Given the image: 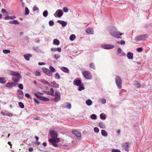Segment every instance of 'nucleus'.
I'll use <instances>...</instances> for the list:
<instances>
[{"mask_svg": "<svg viewBox=\"0 0 152 152\" xmlns=\"http://www.w3.org/2000/svg\"><path fill=\"white\" fill-rule=\"evenodd\" d=\"M15 18V16H7L5 17L4 18L5 20H9V19H12L13 20Z\"/></svg>", "mask_w": 152, "mask_h": 152, "instance_id": "393cba45", "label": "nucleus"}, {"mask_svg": "<svg viewBox=\"0 0 152 152\" xmlns=\"http://www.w3.org/2000/svg\"><path fill=\"white\" fill-rule=\"evenodd\" d=\"M40 81L42 83L44 84L45 85H47L49 86H50V83L48 82L47 81H46L43 79L41 80Z\"/></svg>", "mask_w": 152, "mask_h": 152, "instance_id": "5701e85b", "label": "nucleus"}, {"mask_svg": "<svg viewBox=\"0 0 152 152\" xmlns=\"http://www.w3.org/2000/svg\"><path fill=\"white\" fill-rule=\"evenodd\" d=\"M54 24L53 21L52 20L50 21L49 22V25L50 26H52Z\"/></svg>", "mask_w": 152, "mask_h": 152, "instance_id": "6e6d98bb", "label": "nucleus"}, {"mask_svg": "<svg viewBox=\"0 0 152 152\" xmlns=\"http://www.w3.org/2000/svg\"><path fill=\"white\" fill-rule=\"evenodd\" d=\"M91 118L92 119H96V115L93 114L91 115Z\"/></svg>", "mask_w": 152, "mask_h": 152, "instance_id": "c03bdc74", "label": "nucleus"}, {"mask_svg": "<svg viewBox=\"0 0 152 152\" xmlns=\"http://www.w3.org/2000/svg\"><path fill=\"white\" fill-rule=\"evenodd\" d=\"M45 92H46V94L48 95H50L51 96H54V94H53V93H51L49 91H45Z\"/></svg>", "mask_w": 152, "mask_h": 152, "instance_id": "864d4df0", "label": "nucleus"}, {"mask_svg": "<svg viewBox=\"0 0 152 152\" xmlns=\"http://www.w3.org/2000/svg\"><path fill=\"white\" fill-rule=\"evenodd\" d=\"M1 12L4 14H6L7 15L8 14V12L5 9H2L1 10Z\"/></svg>", "mask_w": 152, "mask_h": 152, "instance_id": "79ce46f5", "label": "nucleus"}, {"mask_svg": "<svg viewBox=\"0 0 152 152\" xmlns=\"http://www.w3.org/2000/svg\"><path fill=\"white\" fill-rule=\"evenodd\" d=\"M75 35L74 34H72L71 35L70 37H69V39L71 41H73L75 39Z\"/></svg>", "mask_w": 152, "mask_h": 152, "instance_id": "72a5a7b5", "label": "nucleus"}, {"mask_svg": "<svg viewBox=\"0 0 152 152\" xmlns=\"http://www.w3.org/2000/svg\"><path fill=\"white\" fill-rule=\"evenodd\" d=\"M99 126L101 128H104L105 127L104 123L102 122H99Z\"/></svg>", "mask_w": 152, "mask_h": 152, "instance_id": "c85d7f7f", "label": "nucleus"}, {"mask_svg": "<svg viewBox=\"0 0 152 152\" xmlns=\"http://www.w3.org/2000/svg\"><path fill=\"white\" fill-rule=\"evenodd\" d=\"M42 71L47 75L49 76H51L53 74L50 72V71L48 69L46 68H42Z\"/></svg>", "mask_w": 152, "mask_h": 152, "instance_id": "6e6552de", "label": "nucleus"}, {"mask_svg": "<svg viewBox=\"0 0 152 152\" xmlns=\"http://www.w3.org/2000/svg\"><path fill=\"white\" fill-rule=\"evenodd\" d=\"M125 42L124 41H123V40H121V41H120V42H118V43H120L121 45H124V44H125Z\"/></svg>", "mask_w": 152, "mask_h": 152, "instance_id": "5fc2aeb1", "label": "nucleus"}, {"mask_svg": "<svg viewBox=\"0 0 152 152\" xmlns=\"http://www.w3.org/2000/svg\"><path fill=\"white\" fill-rule=\"evenodd\" d=\"M130 144L129 142H126L123 144L122 147L124 150L127 151H128L130 148Z\"/></svg>", "mask_w": 152, "mask_h": 152, "instance_id": "423d86ee", "label": "nucleus"}, {"mask_svg": "<svg viewBox=\"0 0 152 152\" xmlns=\"http://www.w3.org/2000/svg\"><path fill=\"white\" fill-rule=\"evenodd\" d=\"M10 23L14 24H19V22L17 20H13L10 21L9 22Z\"/></svg>", "mask_w": 152, "mask_h": 152, "instance_id": "bb28decb", "label": "nucleus"}, {"mask_svg": "<svg viewBox=\"0 0 152 152\" xmlns=\"http://www.w3.org/2000/svg\"><path fill=\"white\" fill-rule=\"evenodd\" d=\"M58 23L60 24L62 26H65L67 24L66 22L60 20H58L57 21Z\"/></svg>", "mask_w": 152, "mask_h": 152, "instance_id": "f3484780", "label": "nucleus"}, {"mask_svg": "<svg viewBox=\"0 0 152 152\" xmlns=\"http://www.w3.org/2000/svg\"><path fill=\"white\" fill-rule=\"evenodd\" d=\"M77 138L79 140L81 139V135L80 133L77 131Z\"/></svg>", "mask_w": 152, "mask_h": 152, "instance_id": "473e14b6", "label": "nucleus"}, {"mask_svg": "<svg viewBox=\"0 0 152 152\" xmlns=\"http://www.w3.org/2000/svg\"><path fill=\"white\" fill-rule=\"evenodd\" d=\"M25 96L26 97H27L28 99L31 98L29 94L28 93H27L25 94Z\"/></svg>", "mask_w": 152, "mask_h": 152, "instance_id": "603ef678", "label": "nucleus"}, {"mask_svg": "<svg viewBox=\"0 0 152 152\" xmlns=\"http://www.w3.org/2000/svg\"><path fill=\"white\" fill-rule=\"evenodd\" d=\"M140 84L138 83L137 81H136V83L135 84V86L137 88H140Z\"/></svg>", "mask_w": 152, "mask_h": 152, "instance_id": "58836bf2", "label": "nucleus"}, {"mask_svg": "<svg viewBox=\"0 0 152 152\" xmlns=\"http://www.w3.org/2000/svg\"><path fill=\"white\" fill-rule=\"evenodd\" d=\"M55 77L56 79L58 80L60 78V77L59 74L57 73L55 74Z\"/></svg>", "mask_w": 152, "mask_h": 152, "instance_id": "4c0bfd02", "label": "nucleus"}, {"mask_svg": "<svg viewBox=\"0 0 152 152\" xmlns=\"http://www.w3.org/2000/svg\"><path fill=\"white\" fill-rule=\"evenodd\" d=\"M3 52L5 54L9 53L10 52V50H3Z\"/></svg>", "mask_w": 152, "mask_h": 152, "instance_id": "a19ab883", "label": "nucleus"}, {"mask_svg": "<svg viewBox=\"0 0 152 152\" xmlns=\"http://www.w3.org/2000/svg\"><path fill=\"white\" fill-rule=\"evenodd\" d=\"M10 74L13 77H17L20 75L19 73L13 71L10 72Z\"/></svg>", "mask_w": 152, "mask_h": 152, "instance_id": "2eb2a0df", "label": "nucleus"}, {"mask_svg": "<svg viewBox=\"0 0 152 152\" xmlns=\"http://www.w3.org/2000/svg\"><path fill=\"white\" fill-rule=\"evenodd\" d=\"M6 81L4 77H0V83L2 84H4L6 82Z\"/></svg>", "mask_w": 152, "mask_h": 152, "instance_id": "b1692460", "label": "nucleus"}, {"mask_svg": "<svg viewBox=\"0 0 152 152\" xmlns=\"http://www.w3.org/2000/svg\"><path fill=\"white\" fill-rule=\"evenodd\" d=\"M50 133L52 138L49 140V142L54 147H57L58 146L57 143L60 141V139L57 138V134L54 130L50 131Z\"/></svg>", "mask_w": 152, "mask_h": 152, "instance_id": "f257e3e1", "label": "nucleus"}, {"mask_svg": "<svg viewBox=\"0 0 152 152\" xmlns=\"http://www.w3.org/2000/svg\"><path fill=\"white\" fill-rule=\"evenodd\" d=\"M17 91L19 93L20 95H21L22 96L23 95V91L22 90H20V89H18Z\"/></svg>", "mask_w": 152, "mask_h": 152, "instance_id": "49530a36", "label": "nucleus"}, {"mask_svg": "<svg viewBox=\"0 0 152 152\" xmlns=\"http://www.w3.org/2000/svg\"><path fill=\"white\" fill-rule=\"evenodd\" d=\"M6 115L9 116H12L13 115L12 113H9L7 114H6Z\"/></svg>", "mask_w": 152, "mask_h": 152, "instance_id": "0e129e2a", "label": "nucleus"}, {"mask_svg": "<svg viewBox=\"0 0 152 152\" xmlns=\"http://www.w3.org/2000/svg\"><path fill=\"white\" fill-rule=\"evenodd\" d=\"M66 108L67 109H70L71 107V105L70 103H66Z\"/></svg>", "mask_w": 152, "mask_h": 152, "instance_id": "e433bc0d", "label": "nucleus"}, {"mask_svg": "<svg viewBox=\"0 0 152 152\" xmlns=\"http://www.w3.org/2000/svg\"><path fill=\"white\" fill-rule=\"evenodd\" d=\"M35 75L36 76H39L41 75V73L37 71L36 72Z\"/></svg>", "mask_w": 152, "mask_h": 152, "instance_id": "09e8293b", "label": "nucleus"}, {"mask_svg": "<svg viewBox=\"0 0 152 152\" xmlns=\"http://www.w3.org/2000/svg\"><path fill=\"white\" fill-rule=\"evenodd\" d=\"M103 47L104 49H110L113 48L114 46L112 45H105Z\"/></svg>", "mask_w": 152, "mask_h": 152, "instance_id": "f8f14e48", "label": "nucleus"}, {"mask_svg": "<svg viewBox=\"0 0 152 152\" xmlns=\"http://www.w3.org/2000/svg\"><path fill=\"white\" fill-rule=\"evenodd\" d=\"M112 152H121L120 150L118 149H113L112 150Z\"/></svg>", "mask_w": 152, "mask_h": 152, "instance_id": "13d9d810", "label": "nucleus"}, {"mask_svg": "<svg viewBox=\"0 0 152 152\" xmlns=\"http://www.w3.org/2000/svg\"><path fill=\"white\" fill-rule=\"evenodd\" d=\"M94 132L96 133H98L99 132V129L96 127L94 128Z\"/></svg>", "mask_w": 152, "mask_h": 152, "instance_id": "a18cd8bd", "label": "nucleus"}, {"mask_svg": "<svg viewBox=\"0 0 152 152\" xmlns=\"http://www.w3.org/2000/svg\"><path fill=\"white\" fill-rule=\"evenodd\" d=\"M18 104H19V107L21 108H24V105L23 104V103L22 102H18Z\"/></svg>", "mask_w": 152, "mask_h": 152, "instance_id": "f704fd0d", "label": "nucleus"}, {"mask_svg": "<svg viewBox=\"0 0 152 152\" xmlns=\"http://www.w3.org/2000/svg\"><path fill=\"white\" fill-rule=\"evenodd\" d=\"M127 56L128 58L132 59L133 58V54L130 52L127 53Z\"/></svg>", "mask_w": 152, "mask_h": 152, "instance_id": "aec40b11", "label": "nucleus"}, {"mask_svg": "<svg viewBox=\"0 0 152 152\" xmlns=\"http://www.w3.org/2000/svg\"><path fill=\"white\" fill-rule=\"evenodd\" d=\"M54 58L55 59H58L60 57V56L58 54H56L54 56Z\"/></svg>", "mask_w": 152, "mask_h": 152, "instance_id": "8fccbe9b", "label": "nucleus"}, {"mask_svg": "<svg viewBox=\"0 0 152 152\" xmlns=\"http://www.w3.org/2000/svg\"><path fill=\"white\" fill-rule=\"evenodd\" d=\"M61 69L63 71L66 72V73H68L69 72V70L68 69L65 67H62L61 68Z\"/></svg>", "mask_w": 152, "mask_h": 152, "instance_id": "6ab92c4d", "label": "nucleus"}, {"mask_svg": "<svg viewBox=\"0 0 152 152\" xmlns=\"http://www.w3.org/2000/svg\"><path fill=\"white\" fill-rule=\"evenodd\" d=\"M63 10L65 12H67L68 11V9L66 7H64L63 8Z\"/></svg>", "mask_w": 152, "mask_h": 152, "instance_id": "4d7b16f0", "label": "nucleus"}, {"mask_svg": "<svg viewBox=\"0 0 152 152\" xmlns=\"http://www.w3.org/2000/svg\"><path fill=\"white\" fill-rule=\"evenodd\" d=\"M29 12L28 8L27 7H26L25 8V15H27L29 14Z\"/></svg>", "mask_w": 152, "mask_h": 152, "instance_id": "ea45409f", "label": "nucleus"}, {"mask_svg": "<svg viewBox=\"0 0 152 152\" xmlns=\"http://www.w3.org/2000/svg\"><path fill=\"white\" fill-rule=\"evenodd\" d=\"M101 102L102 103L104 104H105L106 102V100L105 99H102L101 100Z\"/></svg>", "mask_w": 152, "mask_h": 152, "instance_id": "bf43d9fd", "label": "nucleus"}, {"mask_svg": "<svg viewBox=\"0 0 152 152\" xmlns=\"http://www.w3.org/2000/svg\"><path fill=\"white\" fill-rule=\"evenodd\" d=\"M56 50L59 52H61V48H56Z\"/></svg>", "mask_w": 152, "mask_h": 152, "instance_id": "680f3d73", "label": "nucleus"}, {"mask_svg": "<svg viewBox=\"0 0 152 152\" xmlns=\"http://www.w3.org/2000/svg\"><path fill=\"white\" fill-rule=\"evenodd\" d=\"M38 64L39 65L41 66L42 65H44L45 64V63L43 62H39L38 63Z\"/></svg>", "mask_w": 152, "mask_h": 152, "instance_id": "338daca9", "label": "nucleus"}, {"mask_svg": "<svg viewBox=\"0 0 152 152\" xmlns=\"http://www.w3.org/2000/svg\"><path fill=\"white\" fill-rule=\"evenodd\" d=\"M50 91L51 93H53V94H54V91L53 89V88H51L50 89Z\"/></svg>", "mask_w": 152, "mask_h": 152, "instance_id": "774afa93", "label": "nucleus"}, {"mask_svg": "<svg viewBox=\"0 0 152 152\" xmlns=\"http://www.w3.org/2000/svg\"><path fill=\"white\" fill-rule=\"evenodd\" d=\"M77 86H79L78 89L79 91H81L85 89L83 85L82 84L81 82L79 80H77Z\"/></svg>", "mask_w": 152, "mask_h": 152, "instance_id": "20e7f679", "label": "nucleus"}, {"mask_svg": "<svg viewBox=\"0 0 152 152\" xmlns=\"http://www.w3.org/2000/svg\"><path fill=\"white\" fill-rule=\"evenodd\" d=\"M90 67L93 69H95V64L93 63H91L89 65Z\"/></svg>", "mask_w": 152, "mask_h": 152, "instance_id": "c9c22d12", "label": "nucleus"}, {"mask_svg": "<svg viewBox=\"0 0 152 152\" xmlns=\"http://www.w3.org/2000/svg\"><path fill=\"white\" fill-rule=\"evenodd\" d=\"M92 101L90 99L87 100L86 101V103L87 104V105L88 106L91 105L92 104Z\"/></svg>", "mask_w": 152, "mask_h": 152, "instance_id": "c756f323", "label": "nucleus"}, {"mask_svg": "<svg viewBox=\"0 0 152 152\" xmlns=\"http://www.w3.org/2000/svg\"><path fill=\"white\" fill-rule=\"evenodd\" d=\"M34 102L36 103L37 104H38L39 103V101L36 99H33Z\"/></svg>", "mask_w": 152, "mask_h": 152, "instance_id": "052dcab7", "label": "nucleus"}, {"mask_svg": "<svg viewBox=\"0 0 152 152\" xmlns=\"http://www.w3.org/2000/svg\"><path fill=\"white\" fill-rule=\"evenodd\" d=\"M117 30L116 29L115 27H111L110 28V34L111 32H113L114 33Z\"/></svg>", "mask_w": 152, "mask_h": 152, "instance_id": "cd10ccee", "label": "nucleus"}, {"mask_svg": "<svg viewBox=\"0 0 152 152\" xmlns=\"http://www.w3.org/2000/svg\"><path fill=\"white\" fill-rule=\"evenodd\" d=\"M51 85L50 86L52 87H54L56 88H58L59 87V85L55 81H53L51 83Z\"/></svg>", "mask_w": 152, "mask_h": 152, "instance_id": "ddd939ff", "label": "nucleus"}, {"mask_svg": "<svg viewBox=\"0 0 152 152\" xmlns=\"http://www.w3.org/2000/svg\"><path fill=\"white\" fill-rule=\"evenodd\" d=\"M38 10V8L36 6H34L33 7V10L34 11Z\"/></svg>", "mask_w": 152, "mask_h": 152, "instance_id": "e2e57ef3", "label": "nucleus"}, {"mask_svg": "<svg viewBox=\"0 0 152 152\" xmlns=\"http://www.w3.org/2000/svg\"><path fill=\"white\" fill-rule=\"evenodd\" d=\"M49 69H50V71L51 72V73H52L54 72L55 71V68L52 66H50L49 67Z\"/></svg>", "mask_w": 152, "mask_h": 152, "instance_id": "2f4dec72", "label": "nucleus"}, {"mask_svg": "<svg viewBox=\"0 0 152 152\" xmlns=\"http://www.w3.org/2000/svg\"><path fill=\"white\" fill-rule=\"evenodd\" d=\"M21 78V75L17 77H13L12 78V80L15 82H18Z\"/></svg>", "mask_w": 152, "mask_h": 152, "instance_id": "4468645a", "label": "nucleus"}, {"mask_svg": "<svg viewBox=\"0 0 152 152\" xmlns=\"http://www.w3.org/2000/svg\"><path fill=\"white\" fill-rule=\"evenodd\" d=\"M57 12V16L58 17H61L63 15V12L61 10H58L56 13Z\"/></svg>", "mask_w": 152, "mask_h": 152, "instance_id": "dca6fc26", "label": "nucleus"}, {"mask_svg": "<svg viewBox=\"0 0 152 152\" xmlns=\"http://www.w3.org/2000/svg\"><path fill=\"white\" fill-rule=\"evenodd\" d=\"M115 82L118 88L121 89L122 88V80L121 77L118 76H116Z\"/></svg>", "mask_w": 152, "mask_h": 152, "instance_id": "f03ea898", "label": "nucleus"}, {"mask_svg": "<svg viewBox=\"0 0 152 152\" xmlns=\"http://www.w3.org/2000/svg\"><path fill=\"white\" fill-rule=\"evenodd\" d=\"M101 133L102 135L106 136L107 135V132L104 130H102L101 131Z\"/></svg>", "mask_w": 152, "mask_h": 152, "instance_id": "7c9ffc66", "label": "nucleus"}, {"mask_svg": "<svg viewBox=\"0 0 152 152\" xmlns=\"http://www.w3.org/2000/svg\"><path fill=\"white\" fill-rule=\"evenodd\" d=\"M86 32L88 34H94V31L93 28H88L86 31Z\"/></svg>", "mask_w": 152, "mask_h": 152, "instance_id": "9b49d317", "label": "nucleus"}, {"mask_svg": "<svg viewBox=\"0 0 152 152\" xmlns=\"http://www.w3.org/2000/svg\"><path fill=\"white\" fill-rule=\"evenodd\" d=\"M142 50V48L140 47L137 48V50L138 52H141Z\"/></svg>", "mask_w": 152, "mask_h": 152, "instance_id": "3c124183", "label": "nucleus"}, {"mask_svg": "<svg viewBox=\"0 0 152 152\" xmlns=\"http://www.w3.org/2000/svg\"><path fill=\"white\" fill-rule=\"evenodd\" d=\"M43 15L44 16L46 17L48 15V12L47 11L45 10L44 11L43 13Z\"/></svg>", "mask_w": 152, "mask_h": 152, "instance_id": "37998d69", "label": "nucleus"}, {"mask_svg": "<svg viewBox=\"0 0 152 152\" xmlns=\"http://www.w3.org/2000/svg\"><path fill=\"white\" fill-rule=\"evenodd\" d=\"M124 33H120L119 31L115 32L114 33L113 32H111L110 34L112 36H113L115 38H121L122 37L121 35L122 34H123Z\"/></svg>", "mask_w": 152, "mask_h": 152, "instance_id": "7ed1b4c3", "label": "nucleus"}, {"mask_svg": "<svg viewBox=\"0 0 152 152\" xmlns=\"http://www.w3.org/2000/svg\"><path fill=\"white\" fill-rule=\"evenodd\" d=\"M100 118L102 119L105 120L106 118V115L104 113H101L100 115Z\"/></svg>", "mask_w": 152, "mask_h": 152, "instance_id": "a878e982", "label": "nucleus"}, {"mask_svg": "<svg viewBox=\"0 0 152 152\" xmlns=\"http://www.w3.org/2000/svg\"><path fill=\"white\" fill-rule=\"evenodd\" d=\"M83 76L87 79H90L92 78V76L90 72L88 71H84L82 72Z\"/></svg>", "mask_w": 152, "mask_h": 152, "instance_id": "39448f33", "label": "nucleus"}, {"mask_svg": "<svg viewBox=\"0 0 152 152\" xmlns=\"http://www.w3.org/2000/svg\"><path fill=\"white\" fill-rule=\"evenodd\" d=\"M146 37V35H140L138 36L136 38V39L138 41L144 40L145 39Z\"/></svg>", "mask_w": 152, "mask_h": 152, "instance_id": "1a4fd4ad", "label": "nucleus"}, {"mask_svg": "<svg viewBox=\"0 0 152 152\" xmlns=\"http://www.w3.org/2000/svg\"><path fill=\"white\" fill-rule=\"evenodd\" d=\"M121 51H122L121 49L120 48H118V53H121Z\"/></svg>", "mask_w": 152, "mask_h": 152, "instance_id": "69168bd1", "label": "nucleus"}, {"mask_svg": "<svg viewBox=\"0 0 152 152\" xmlns=\"http://www.w3.org/2000/svg\"><path fill=\"white\" fill-rule=\"evenodd\" d=\"M24 57L26 60L29 61V58L31 57V55L29 54H25L24 55Z\"/></svg>", "mask_w": 152, "mask_h": 152, "instance_id": "4be33fe9", "label": "nucleus"}, {"mask_svg": "<svg viewBox=\"0 0 152 152\" xmlns=\"http://www.w3.org/2000/svg\"><path fill=\"white\" fill-rule=\"evenodd\" d=\"M55 96L54 99V101L56 102H58L61 99V95L60 93L58 91L55 92Z\"/></svg>", "mask_w": 152, "mask_h": 152, "instance_id": "0eeeda50", "label": "nucleus"}, {"mask_svg": "<svg viewBox=\"0 0 152 152\" xmlns=\"http://www.w3.org/2000/svg\"><path fill=\"white\" fill-rule=\"evenodd\" d=\"M16 84L14 82H8L6 84V87L7 88H12L13 86H15Z\"/></svg>", "mask_w": 152, "mask_h": 152, "instance_id": "9d476101", "label": "nucleus"}, {"mask_svg": "<svg viewBox=\"0 0 152 152\" xmlns=\"http://www.w3.org/2000/svg\"><path fill=\"white\" fill-rule=\"evenodd\" d=\"M53 44L54 45H59L60 42L58 39H55L53 40Z\"/></svg>", "mask_w": 152, "mask_h": 152, "instance_id": "412c9836", "label": "nucleus"}, {"mask_svg": "<svg viewBox=\"0 0 152 152\" xmlns=\"http://www.w3.org/2000/svg\"><path fill=\"white\" fill-rule=\"evenodd\" d=\"M18 87L20 89H23V85L22 84H19L18 85Z\"/></svg>", "mask_w": 152, "mask_h": 152, "instance_id": "de8ad7c7", "label": "nucleus"}, {"mask_svg": "<svg viewBox=\"0 0 152 152\" xmlns=\"http://www.w3.org/2000/svg\"><path fill=\"white\" fill-rule=\"evenodd\" d=\"M39 99L45 101H49L50 100L49 98L42 96H40L39 97Z\"/></svg>", "mask_w": 152, "mask_h": 152, "instance_id": "a211bd4d", "label": "nucleus"}]
</instances>
